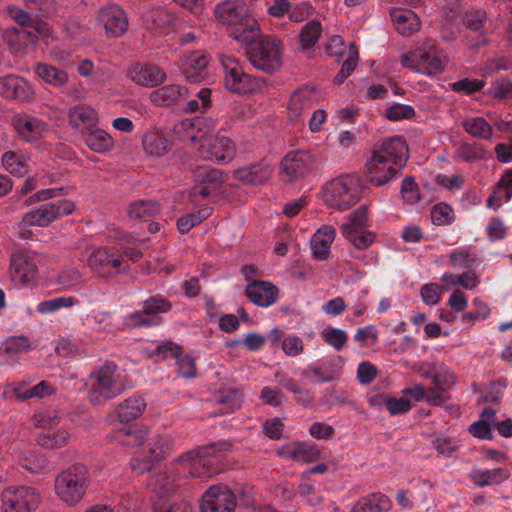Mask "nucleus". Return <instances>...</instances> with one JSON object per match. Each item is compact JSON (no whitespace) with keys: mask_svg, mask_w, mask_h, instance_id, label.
Returning a JSON list of instances; mask_svg holds the SVG:
<instances>
[{"mask_svg":"<svg viewBox=\"0 0 512 512\" xmlns=\"http://www.w3.org/2000/svg\"><path fill=\"white\" fill-rule=\"evenodd\" d=\"M88 398L93 405H101L124 393L129 387L126 373L113 362L93 370L88 378Z\"/></svg>","mask_w":512,"mask_h":512,"instance_id":"nucleus-1","label":"nucleus"},{"mask_svg":"<svg viewBox=\"0 0 512 512\" xmlns=\"http://www.w3.org/2000/svg\"><path fill=\"white\" fill-rule=\"evenodd\" d=\"M90 482L87 466L75 463L56 476L54 491L60 501L74 507L84 499Z\"/></svg>","mask_w":512,"mask_h":512,"instance_id":"nucleus-2","label":"nucleus"},{"mask_svg":"<svg viewBox=\"0 0 512 512\" xmlns=\"http://www.w3.org/2000/svg\"><path fill=\"white\" fill-rule=\"evenodd\" d=\"M230 449L227 442L199 447L180 455L176 462L182 464L191 477H211L220 472L217 453Z\"/></svg>","mask_w":512,"mask_h":512,"instance_id":"nucleus-3","label":"nucleus"},{"mask_svg":"<svg viewBox=\"0 0 512 512\" xmlns=\"http://www.w3.org/2000/svg\"><path fill=\"white\" fill-rule=\"evenodd\" d=\"M215 18L223 25L236 26L243 30L244 41L255 37L259 32L258 23L249 17V9L243 0H226L215 6Z\"/></svg>","mask_w":512,"mask_h":512,"instance_id":"nucleus-4","label":"nucleus"},{"mask_svg":"<svg viewBox=\"0 0 512 512\" xmlns=\"http://www.w3.org/2000/svg\"><path fill=\"white\" fill-rule=\"evenodd\" d=\"M220 60L224 70V85L229 91L248 95L260 93L267 87L265 79L253 77L245 73L237 59L230 56H222Z\"/></svg>","mask_w":512,"mask_h":512,"instance_id":"nucleus-5","label":"nucleus"},{"mask_svg":"<svg viewBox=\"0 0 512 512\" xmlns=\"http://www.w3.org/2000/svg\"><path fill=\"white\" fill-rule=\"evenodd\" d=\"M282 51L281 40L269 35L251 44L247 56L256 69L271 74L282 66Z\"/></svg>","mask_w":512,"mask_h":512,"instance_id":"nucleus-6","label":"nucleus"},{"mask_svg":"<svg viewBox=\"0 0 512 512\" xmlns=\"http://www.w3.org/2000/svg\"><path fill=\"white\" fill-rule=\"evenodd\" d=\"M358 178L343 175L328 182L323 188L324 202L339 210H346L359 200Z\"/></svg>","mask_w":512,"mask_h":512,"instance_id":"nucleus-7","label":"nucleus"},{"mask_svg":"<svg viewBox=\"0 0 512 512\" xmlns=\"http://www.w3.org/2000/svg\"><path fill=\"white\" fill-rule=\"evenodd\" d=\"M87 264L97 276L110 279L129 269L123 254L113 247H101L88 257Z\"/></svg>","mask_w":512,"mask_h":512,"instance_id":"nucleus-8","label":"nucleus"},{"mask_svg":"<svg viewBox=\"0 0 512 512\" xmlns=\"http://www.w3.org/2000/svg\"><path fill=\"white\" fill-rule=\"evenodd\" d=\"M368 208L361 205L346 217L340 227L342 235L357 249L364 250L375 241V234L367 229Z\"/></svg>","mask_w":512,"mask_h":512,"instance_id":"nucleus-9","label":"nucleus"},{"mask_svg":"<svg viewBox=\"0 0 512 512\" xmlns=\"http://www.w3.org/2000/svg\"><path fill=\"white\" fill-rule=\"evenodd\" d=\"M74 208V203L67 199L43 204L26 212L22 216L19 226L21 228L47 227L58 218L71 214Z\"/></svg>","mask_w":512,"mask_h":512,"instance_id":"nucleus-10","label":"nucleus"},{"mask_svg":"<svg viewBox=\"0 0 512 512\" xmlns=\"http://www.w3.org/2000/svg\"><path fill=\"white\" fill-rule=\"evenodd\" d=\"M448 63V58L432 48H419L401 57V64L410 70L435 75L441 73Z\"/></svg>","mask_w":512,"mask_h":512,"instance_id":"nucleus-11","label":"nucleus"},{"mask_svg":"<svg viewBox=\"0 0 512 512\" xmlns=\"http://www.w3.org/2000/svg\"><path fill=\"white\" fill-rule=\"evenodd\" d=\"M2 512H32L41 502L40 493L30 486H9L1 494Z\"/></svg>","mask_w":512,"mask_h":512,"instance_id":"nucleus-12","label":"nucleus"},{"mask_svg":"<svg viewBox=\"0 0 512 512\" xmlns=\"http://www.w3.org/2000/svg\"><path fill=\"white\" fill-rule=\"evenodd\" d=\"M235 153V145L230 138L210 134L208 130L201 136L199 154L203 159L224 164L230 162Z\"/></svg>","mask_w":512,"mask_h":512,"instance_id":"nucleus-13","label":"nucleus"},{"mask_svg":"<svg viewBox=\"0 0 512 512\" xmlns=\"http://www.w3.org/2000/svg\"><path fill=\"white\" fill-rule=\"evenodd\" d=\"M96 25L103 29L106 37L122 36L128 29V18L124 10L118 5H106L99 9L96 16Z\"/></svg>","mask_w":512,"mask_h":512,"instance_id":"nucleus-14","label":"nucleus"},{"mask_svg":"<svg viewBox=\"0 0 512 512\" xmlns=\"http://www.w3.org/2000/svg\"><path fill=\"white\" fill-rule=\"evenodd\" d=\"M10 277L15 286L19 288L34 285L38 278V268L34 257L26 252L13 254L10 262Z\"/></svg>","mask_w":512,"mask_h":512,"instance_id":"nucleus-15","label":"nucleus"},{"mask_svg":"<svg viewBox=\"0 0 512 512\" xmlns=\"http://www.w3.org/2000/svg\"><path fill=\"white\" fill-rule=\"evenodd\" d=\"M58 419L57 415H51V413H37L35 415L36 425L48 429L37 437V442L40 446L46 449H55L63 447L68 443L71 435L67 430H51L57 424Z\"/></svg>","mask_w":512,"mask_h":512,"instance_id":"nucleus-16","label":"nucleus"},{"mask_svg":"<svg viewBox=\"0 0 512 512\" xmlns=\"http://www.w3.org/2000/svg\"><path fill=\"white\" fill-rule=\"evenodd\" d=\"M344 366V359L339 355H332L320 364H310L302 375L314 383H327L339 378Z\"/></svg>","mask_w":512,"mask_h":512,"instance_id":"nucleus-17","label":"nucleus"},{"mask_svg":"<svg viewBox=\"0 0 512 512\" xmlns=\"http://www.w3.org/2000/svg\"><path fill=\"white\" fill-rule=\"evenodd\" d=\"M236 501L225 486H212L202 496L201 512H234Z\"/></svg>","mask_w":512,"mask_h":512,"instance_id":"nucleus-18","label":"nucleus"},{"mask_svg":"<svg viewBox=\"0 0 512 512\" xmlns=\"http://www.w3.org/2000/svg\"><path fill=\"white\" fill-rule=\"evenodd\" d=\"M400 167L395 166L393 162L388 161L383 156L372 153L371 159L366 164V174L368 180L376 185L382 186L396 178Z\"/></svg>","mask_w":512,"mask_h":512,"instance_id":"nucleus-19","label":"nucleus"},{"mask_svg":"<svg viewBox=\"0 0 512 512\" xmlns=\"http://www.w3.org/2000/svg\"><path fill=\"white\" fill-rule=\"evenodd\" d=\"M314 162L315 158L310 151H291L281 162L282 171L288 180H293L306 175Z\"/></svg>","mask_w":512,"mask_h":512,"instance_id":"nucleus-20","label":"nucleus"},{"mask_svg":"<svg viewBox=\"0 0 512 512\" xmlns=\"http://www.w3.org/2000/svg\"><path fill=\"white\" fill-rule=\"evenodd\" d=\"M127 77L142 87L153 88L166 80V73L150 63H135L127 71Z\"/></svg>","mask_w":512,"mask_h":512,"instance_id":"nucleus-21","label":"nucleus"},{"mask_svg":"<svg viewBox=\"0 0 512 512\" xmlns=\"http://www.w3.org/2000/svg\"><path fill=\"white\" fill-rule=\"evenodd\" d=\"M373 154L383 156L395 166L402 168L408 160V145L403 136L395 135L381 142Z\"/></svg>","mask_w":512,"mask_h":512,"instance_id":"nucleus-22","label":"nucleus"},{"mask_svg":"<svg viewBox=\"0 0 512 512\" xmlns=\"http://www.w3.org/2000/svg\"><path fill=\"white\" fill-rule=\"evenodd\" d=\"M173 448L172 439L169 436H158L149 443L147 459L141 461L135 458L131 462L132 469L137 473H144L151 469L154 462L160 461Z\"/></svg>","mask_w":512,"mask_h":512,"instance_id":"nucleus-23","label":"nucleus"},{"mask_svg":"<svg viewBox=\"0 0 512 512\" xmlns=\"http://www.w3.org/2000/svg\"><path fill=\"white\" fill-rule=\"evenodd\" d=\"M12 124L18 136L26 142L37 141L48 132L46 122L30 115H17Z\"/></svg>","mask_w":512,"mask_h":512,"instance_id":"nucleus-24","label":"nucleus"},{"mask_svg":"<svg viewBox=\"0 0 512 512\" xmlns=\"http://www.w3.org/2000/svg\"><path fill=\"white\" fill-rule=\"evenodd\" d=\"M194 178L196 181L203 184L194 187L191 193V200L196 202L198 196L208 198L212 192L219 188L222 181V174L219 170L209 166H199L194 171Z\"/></svg>","mask_w":512,"mask_h":512,"instance_id":"nucleus-25","label":"nucleus"},{"mask_svg":"<svg viewBox=\"0 0 512 512\" xmlns=\"http://www.w3.org/2000/svg\"><path fill=\"white\" fill-rule=\"evenodd\" d=\"M318 94L316 90L309 86H303L295 90L289 100L288 116L290 120L296 121L304 113L310 110L317 102Z\"/></svg>","mask_w":512,"mask_h":512,"instance_id":"nucleus-26","label":"nucleus"},{"mask_svg":"<svg viewBox=\"0 0 512 512\" xmlns=\"http://www.w3.org/2000/svg\"><path fill=\"white\" fill-rule=\"evenodd\" d=\"M69 125L82 135L98 126L99 116L95 108L87 104H77L68 111Z\"/></svg>","mask_w":512,"mask_h":512,"instance_id":"nucleus-27","label":"nucleus"},{"mask_svg":"<svg viewBox=\"0 0 512 512\" xmlns=\"http://www.w3.org/2000/svg\"><path fill=\"white\" fill-rule=\"evenodd\" d=\"M144 26L155 33H169L175 24L176 16L166 7H155L142 14Z\"/></svg>","mask_w":512,"mask_h":512,"instance_id":"nucleus-28","label":"nucleus"},{"mask_svg":"<svg viewBox=\"0 0 512 512\" xmlns=\"http://www.w3.org/2000/svg\"><path fill=\"white\" fill-rule=\"evenodd\" d=\"M209 57L203 51H195L182 59L181 71L187 81L198 83L205 78Z\"/></svg>","mask_w":512,"mask_h":512,"instance_id":"nucleus-29","label":"nucleus"},{"mask_svg":"<svg viewBox=\"0 0 512 512\" xmlns=\"http://www.w3.org/2000/svg\"><path fill=\"white\" fill-rule=\"evenodd\" d=\"M246 296L260 307H269L278 298V288L268 281H254L246 286Z\"/></svg>","mask_w":512,"mask_h":512,"instance_id":"nucleus-30","label":"nucleus"},{"mask_svg":"<svg viewBox=\"0 0 512 512\" xmlns=\"http://www.w3.org/2000/svg\"><path fill=\"white\" fill-rule=\"evenodd\" d=\"M189 94L187 87L178 84H169L162 86L150 94V100L156 106H174L186 99Z\"/></svg>","mask_w":512,"mask_h":512,"instance_id":"nucleus-31","label":"nucleus"},{"mask_svg":"<svg viewBox=\"0 0 512 512\" xmlns=\"http://www.w3.org/2000/svg\"><path fill=\"white\" fill-rule=\"evenodd\" d=\"M277 452L284 459L300 463H311L320 457V450L316 445L300 442L288 444Z\"/></svg>","mask_w":512,"mask_h":512,"instance_id":"nucleus-32","label":"nucleus"},{"mask_svg":"<svg viewBox=\"0 0 512 512\" xmlns=\"http://www.w3.org/2000/svg\"><path fill=\"white\" fill-rule=\"evenodd\" d=\"M390 17L395 29L403 36H409L420 29L419 17L410 9L393 8Z\"/></svg>","mask_w":512,"mask_h":512,"instance_id":"nucleus-33","label":"nucleus"},{"mask_svg":"<svg viewBox=\"0 0 512 512\" xmlns=\"http://www.w3.org/2000/svg\"><path fill=\"white\" fill-rule=\"evenodd\" d=\"M235 178L244 184L260 185L272 175V168L266 162L243 167L235 171Z\"/></svg>","mask_w":512,"mask_h":512,"instance_id":"nucleus-34","label":"nucleus"},{"mask_svg":"<svg viewBox=\"0 0 512 512\" xmlns=\"http://www.w3.org/2000/svg\"><path fill=\"white\" fill-rule=\"evenodd\" d=\"M336 231L330 225L319 228L311 239V250L315 258L326 259L335 239Z\"/></svg>","mask_w":512,"mask_h":512,"instance_id":"nucleus-35","label":"nucleus"},{"mask_svg":"<svg viewBox=\"0 0 512 512\" xmlns=\"http://www.w3.org/2000/svg\"><path fill=\"white\" fill-rule=\"evenodd\" d=\"M112 439L126 447H138L148 438L147 427L139 424L116 430Z\"/></svg>","mask_w":512,"mask_h":512,"instance_id":"nucleus-36","label":"nucleus"},{"mask_svg":"<svg viewBox=\"0 0 512 512\" xmlns=\"http://www.w3.org/2000/svg\"><path fill=\"white\" fill-rule=\"evenodd\" d=\"M31 348L29 339L25 336L8 338L0 348V363L14 365L17 360L14 356L27 352Z\"/></svg>","mask_w":512,"mask_h":512,"instance_id":"nucleus-37","label":"nucleus"},{"mask_svg":"<svg viewBox=\"0 0 512 512\" xmlns=\"http://www.w3.org/2000/svg\"><path fill=\"white\" fill-rule=\"evenodd\" d=\"M441 287L450 291L454 287H462L466 290H474L480 284V278L475 272L468 271L461 274L445 272L441 278Z\"/></svg>","mask_w":512,"mask_h":512,"instance_id":"nucleus-38","label":"nucleus"},{"mask_svg":"<svg viewBox=\"0 0 512 512\" xmlns=\"http://www.w3.org/2000/svg\"><path fill=\"white\" fill-rule=\"evenodd\" d=\"M214 402L219 406L218 413L229 414L239 409L243 402L242 393L235 388H222L214 394Z\"/></svg>","mask_w":512,"mask_h":512,"instance_id":"nucleus-39","label":"nucleus"},{"mask_svg":"<svg viewBox=\"0 0 512 512\" xmlns=\"http://www.w3.org/2000/svg\"><path fill=\"white\" fill-rule=\"evenodd\" d=\"M83 136L87 147L95 153H106L114 148L113 137L98 126L93 127Z\"/></svg>","mask_w":512,"mask_h":512,"instance_id":"nucleus-40","label":"nucleus"},{"mask_svg":"<svg viewBox=\"0 0 512 512\" xmlns=\"http://www.w3.org/2000/svg\"><path fill=\"white\" fill-rule=\"evenodd\" d=\"M510 477V472L505 468H495L490 470L473 469L470 473V479L478 487L498 485Z\"/></svg>","mask_w":512,"mask_h":512,"instance_id":"nucleus-41","label":"nucleus"},{"mask_svg":"<svg viewBox=\"0 0 512 512\" xmlns=\"http://www.w3.org/2000/svg\"><path fill=\"white\" fill-rule=\"evenodd\" d=\"M142 147L152 157H162L170 150L168 139L157 131H148L143 135Z\"/></svg>","mask_w":512,"mask_h":512,"instance_id":"nucleus-42","label":"nucleus"},{"mask_svg":"<svg viewBox=\"0 0 512 512\" xmlns=\"http://www.w3.org/2000/svg\"><path fill=\"white\" fill-rule=\"evenodd\" d=\"M146 408V402L141 396H131L122 401L116 408V413L121 422H130L142 415Z\"/></svg>","mask_w":512,"mask_h":512,"instance_id":"nucleus-43","label":"nucleus"},{"mask_svg":"<svg viewBox=\"0 0 512 512\" xmlns=\"http://www.w3.org/2000/svg\"><path fill=\"white\" fill-rule=\"evenodd\" d=\"M391 506V501L386 495L373 493L360 499L350 512H383L388 511Z\"/></svg>","mask_w":512,"mask_h":512,"instance_id":"nucleus-44","label":"nucleus"},{"mask_svg":"<svg viewBox=\"0 0 512 512\" xmlns=\"http://www.w3.org/2000/svg\"><path fill=\"white\" fill-rule=\"evenodd\" d=\"M149 487L160 497L172 494L178 487L176 475L172 471L154 474L149 480Z\"/></svg>","mask_w":512,"mask_h":512,"instance_id":"nucleus-45","label":"nucleus"},{"mask_svg":"<svg viewBox=\"0 0 512 512\" xmlns=\"http://www.w3.org/2000/svg\"><path fill=\"white\" fill-rule=\"evenodd\" d=\"M34 72L41 80L54 87H62L68 81L66 71L50 64L37 63Z\"/></svg>","mask_w":512,"mask_h":512,"instance_id":"nucleus-46","label":"nucleus"},{"mask_svg":"<svg viewBox=\"0 0 512 512\" xmlns=\"http://www.w3.org/2000/svg\"><path fill=\"white\" fill-rule=\"evenodd\" d=\"M464 131L472 138L489 140L493 136V128L483 117H467L462 121Z\"/></svg>","mask_w":512,"mask_h":512,"instance_id":"nucleus-47","label":"nucleus"},{"mask_svg":"<svg viewBox=\"0 0 512 512\" xmlns=\"http://www.w3.org/2000/svg\"><path fill=\"white\" fill-rule=\"evenodd\" d=\"M3 167L13 175L23 176L28 172L30 157L23 152L6 151L2 155Z\"/></svg>","mask_w":512,"mask_h":512,"instance_id":"nucleus-48","label":"nucleus"},{"mask_svg":"<svg viewBox=\"0 0 512 512\" xmlns=\"http://www.w3.org/2000/svg\"><path fill=\"white\" fill-rule=\"evenodd\" d=\"M203 120L184 119L175 125L174 131L176 136L181 141L196 142L201 140V136L205 131H202Z\"/></svg>","mask_w":512,"mask_h":512,"instance_id":"nucleus-49","label":"nucleus"},{"mask_svg":"<svg viewBox=\"0 0 512 512\" xmlns=\"http://www.w3.org/2000/svg\"><path fill=\"white\" fill-rule=\"evenodd\" d=\"M80 301L74 296H58L38 303L36 312L41 315H51L61 309L78 305Z\"/></svg>","mask_w":512,"mask_h":512,"instance_id":"nucleus-50","label":"nucleus"},{"mask_svg":"<svg viewBox=\"0 0 512 512\" xmlns=\"http://www.w3.org/2000/svg\"><path fill=\"white\" fill-rule=\"evenodd\" d=\"M26 83L19 77L7 75L0 77V95L5 98L24 99Z\"/></svg>","mask_w":512,"mask_h":512,"instance_id":"nucleus-51","label":"nucleus"},{"mask_svg":"<svg viewBox=\"0 0 512 512\" xmlns=\"http://www.w3.org/2000/svg\"><path fill=\"white\" fill-rule=\"evenodd\" d=\"M18 463L31 473H40L47 467L44 455L34 450H23L18 455Z\"/></svg>","mask_w":512,"mask_h":512,"instance_id":"nucleus-52","label":"nucleus"},{"mask_svg":"<svg viewBox=\"0 0 512 512\" xmlns=\"http://www.w3.org/2000/svg\"><path fill=\"white\" fill-rule=\"evenodd\" d=\"M451 264L455 268H469L472 264L478 262V255L474 248L463 246L452 250L449 253Z\"/></svg>","mask_w":512,"mask_h":512,"instance_id":"nucleus-53","label":"nucleus"},{"mask_svg":"<svg viewBox=\"0 0 512 512\" xmlns=\"http://www.w3.org/2000/svg\"><path fill=\"white\" fill-rule=\"evenodd\" d=\"M159 212V204L154 200H137L132 202L127 209L128 216L133 219H145Z\"/></svg>","mask_w":512,"mask_h":512,"instance_id":"nucleus-54","label":"nucleus"},{"mask_svg":"<svg viewBox=\"0 0 512 512\" xmlns=\"http://www.w3.org/2000/svg\"><path fill=\"white\" fill-rule=\"evenodd\" d=\"M485 157V149L475 143L459 142L455 149L454 158L464 162H475Z\"/></svg>","mask_w":512,"mask_h":512,"instance_id":"nucleus-55","label":"nucleus"},{"mask_svg":"<svg viewBox=\"0 0 512 512\" xmlns=\"http://www.w3.org/2000/svg\"><path fill=\"white\" fill-rule=\"evenodd\" d=\"M53 392V387L45 381H41L31 388H25V386L20 383L14 387L15 396L20 400H27L34 397L42 398L51 395Z\"/></svg>","mask_w":512,"mask_h":512,"instance_id":"nucleus-56","label":"nucleus"},{"mask_svg":"<svg viewBox=\"0 0 512 512\" xmlns=\"http://www.w3.org/2000/svg\"><path fill=\"white\" fill-rule=\"evenodd\" d=\"M82 281V273L75 268L63 269L53 279V283L57 285L60 290H68L74 286L81 284Z\"/></svg>","mask_w":512,"mask_h":512,"instance_id":"nucleus-57","label":"nucleus"},{"mask_svg":"<svg viewBox=\"0 0 512 512\" xmlns=\"http://www.w3.org/2000/svg\"><path fill=\"white\" fill-rule=\"evenodd\" d=\"M211 214V209L204 207L197 212L188 214L178 219L177 228L182 234L189 232L193 227L200 224L203 220L207 219Z\"/></svg>","mask_w":512,"mask_h":512,"instance_id":"nucleus-58","label":"nucleus"},{"mask_svg":"<svg viewBox=\"0 0 512 512\" xmlns=\"http://www.w3.org/2000/svg\"><path fill=\"white\" fill-rule=\"evenodd\" d=\"M322 32L321 23L317 20L308 22L300 33V42L303 48L308 49L316 44Z\"/></svg>","mask_w":512,"mask_h":512,"instance_id":"nucleus-59","label":"nucleus"},{"mask_svg":"<svg viewBox=\"0 0 512 512\" xmlns=\"http://www.w3.org/2000/svg\"><path fill=\"white\" fill-rule=\"evenodd\" d=\"M321 336L328 345L337 351L342 350L348 341V334L339 328L327 327L322 331Z\"/></svg>","mask_w":512,"mask_h":512,"instance_id":"nucleus-60","label":"nucleus"},{"mask_svg":"<svg viewBox=\"0 0 512 512\" xmlns=\"http://www.w3.org/2000/svg\"><path fill=\"white\" fill-rule=\"evenodd\" d=\"M488 94L497 100L512 101V82L506 78H500L491 84Z\"/></svg>","mask_w":512,"mask_h":512,"instance_id":"nucleus-61","label":"nucleus"},{"mask_svg":"<svg viewBox=\"0 0 512 512\" xmlns=\"http://www.w3.org/2000/svg\"><path fill=\"white\" fill-rule=\"evenodd\" d=\"M431 220L439 226L450 225L454 221L453 208L446 203H438L431 209Z\"/></svg>","mask_w":512,"mask_h":512,"instance_id":"nucleus-62","label":"nucleus"},{"mask_svg":"<svg viewBox=\"0 0 512 512\" xmlns=\"http://www.w3.org/2000/svg\"><path fill=\"white\" fill-rule=\"evenodd\" d=\"M160 317L147 313L144 309L132 312L126 318V324L130 327H151L158 325Z\"/></svg>","mask_w":512,"mask_h":512,"instance_id":"nucleus-63","label":"nucleus"},{"mask_svg":"<svg viewBox=\"0 0 512 512\" xmlns=\"http://www.w3.org/2000/svg\"><path fill=\"white\" fill-rule=\"evenodd\" d=\"M415 115L412 106L400 103H394L385 111V117L390 121L409 120Z\"/></svg>","mask_w":512,"mask_h":512,"instance_id":"nucleus-64","label":"nucleus"}]
</instances>
